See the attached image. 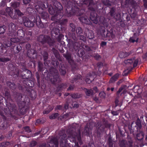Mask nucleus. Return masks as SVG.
<instances>
[{"instance_id": "obj_39", "label": "nucleus", "mask_w": 147, "mask_h": 147, "mask_svg": "<svg viewBox=\"0 0 147 147\" xmlns=\"http://www.w3.org/2000/svg\"><path fill=\"white\" fill-rule=\"evenodd\" d=\"M99 96L101 98H104L105 97V94L103 92H101L100 93Z\"/></svg>"}, {"instance_id": "obj_3", "label": "nucleus", "mask_w": 147, "mask_h": 147, "mask_svg": "<svg viewBox=\"0 0 147 147\" xmlns=\"http://www.w3.org/2000/svg\"><path fill=\"white\" fill-rule=\"evenodd\" d=\"M138 60V58H133L125 61V63L127 65V66H129V67L132 69L133 67L137 66Z\"/></svg>"}, {"instance_id": "obj_18", "label": "nucleus", "mask_w": 147, "mask_h": 147, "mask_svg": "<svg viewBox=\"0 0 147 147\" xmlns=\"http://www.w3.org/2000/svg\"><path fill=\"white\" fill-rule=\"evenodd\" d=\"M84 91L86 95L90 96L93 94V91L91 89H84Z\"/></svg>"}, {"instance_id": "obj_32", "label": "nucleus", "mask_w": 147, "mask_h": 147, "mask_svg": "<svg viewBox=\"0 0 147 147\" xmlns=\"http://www.w3.org/2000/svg\"><path fill=\"white\" fill-rule=\"evenodd\" d=\"M15 14L14 15H16V14H17L18 16H22L23 15V13L18 9H16L15 10Z\"/></svg>"}, {"instance_id": "obj_9", "label": "nucleus", "mask_w": 147, "mask_h": 147, "mask_svg": "<svg viewBox=\"0 0 147 147\" xmlns=\"http://www.w3.org/2000/svg\"><path fill=\"white\" fill-rule=\"evenodd\" d=\"M38 40L42 44L45 42L49 43L51 40L50 37L47 36L41 35L38 38Z\"/></svg>"}, {"instance_id": "obj_43", "label": "nucleus", "mask_w": 147, "mask_h": 147, "mask_svg": "<svg viewBox=\"0 0 147 147\" xmlns=\"http://www.w3.org/2000/svg\"><path fill=\"white\" fill-rule=\"evenodd\" d=\"M48 130V129L47 128H45L43 129H42L41 131L42 134H44L47 132Z\"/></svg>"}, {"instance_id": "obj_5", "label": "nucleus", "mask_w": 147, "mask_h": 147, "mask_svg": "<svg viewBox=\"0 0 147 147\" xmlns=\"http://www.w3.org/2000/svg\"><path fill=\"white\" fill-rule=\"evenodd\" d=\"M142 125L140 119L138 118L136 122H133L131 124V131L134 132L135 131H138V129L141 128Z\"/></svg>"}, {"instance_id": "obj_45", "label": "nucleus", "mask_w": 147, "mask_h": 147, "mask_svg": "<svg viewBox=\"0 0 147 147\" xmlns=\"http://www.w3.org/2000/svg\"><path fill=\"white\" fill-rule=\"evenodd\" d=\"M66 59L69 60V62L70 61H73L72 60L71 56L69 55H67L66 56Z\"/></svg>"}, {"instance_id": "obj_33", "label": "nucleus", "mask_w": 147, "mask_h": 147, "mask_svg": "<svg viewBox=\"0 0 147 147\" xmlns=\"http://www.w3.org/2000/svg\"><path fill=\"white\" fill-rule=\"evenodd\" d=\"M83 34H81L77 36L80 40H85L86 37L85 36L83 35Z\"/></svg>"}, {"instance_id": "obj_12", "label": "nucleus", "mask_w": 147, "mask_h": 147, "mask_svg": "<svg viewBox=\"0 0 147 147\" xmlns=\"http://www.w3.org/2000/svg\"><path fill=\"white\" fill-rule=\"evenodd\" d=\"M17 34L18 36L19 37V38L20 39L21 38H22V40H26L28 41L30 40V38H27L26 40L25 39H24V31L22 30H18Z\"/></svg>"}, {"instance_id": "obj_21", "label": "nucleus", "mask_w": 147, "mask_h": 147, "mask_svg": "<svg viewBox=\"0 0 147 147\" xmlns=\"http://www.w3.org/2000/svg\"><path fill=\"white\" fill-rule=\"evenodd\" d=\"M93 80L94 78L92 77V76L89 75V76H87L85 80L87 83L89 84L91 82L92 80Z\"/></svg>"}, {"instance_id": "obj_10", "label": "nucleus", "mask_w": 147, "mask_h": 147, "mask_svg": "<svg viewBox=\"0 0 147 147\" xmlns=\"http://www.w3.org/2000/svg\"><path fill=\"white\" fill-rule=\"evenodd\" d=\"M6 11L10 17L13 19H16L18 16L16 15H13V9L11 7H8L6 9Z\"/></svg>"}, {"instance_id": "obj_15", "label": "nucleus", "mask_w": 147, "mask_h": 147, "mask_svg": "<svg viewBox=\"0 0 147 147\" xmlns=\"http://www.w3.org/2000/svg\"><path fill=\"white\" fill-rule=\"evenodd\" d=\"M36 24L37 26L39 28H42L44 26L43 25L41 22L39 16L36 17Z\"/></svg>"}, {"instance_id": "obj_46", "label": "nucleus", "mask_w": 147, "mask_h": 147, "mask_svg": "<svg viewBox=\"0 0 147 147\" xmlns=\"http://www.w3.org/2000/svg\"><path fill=\"white\" fill-rule=\"evenodd\" d=\"M36 144V142L34 141H32L30 144V146L31 147H33L35 146Z\"/></svg>"}, {"instance_id": "obj_56", "label": "nucleus", "mask_w": 147, "mask_h": 147, "mask_svg": "<svg viewBox=\"0 0 147 147\" xmlns=\"http://www.w3.org/2000/svg\"><path fill=\"white\" fill-rule=\"evenodd\" d=\"M82 76L80 75H78L75 78V79L76 80H77L78 79H80L81 78Z\"/></svg>"}, {"instance_id": "obj_36", "label": "nucleus", "mask_w": 147, "mask_h": 147, "mask_svg": "<svg viewBox=\"0 0 147 147\" xmlns=\"http://www.w3.org/2000/svg\"><path fill=\"white\" fill-rule=\"evenodd\" d=\"M89 128L87 127H85L84 131V134L86 135H88L89 134Z\"/></svg>"}, {"instance_id": "obj_22", "label": "nucleus", "mask_w": 147, "mask_h": 147, "mask_svg": "<svg viewBox=\"0 0 147 147\" xmlns=\"http://www.w3.org/2000/svg\"><path fill=\"white\" fill-rule=\"evenodd\" d=\"M53 107H51L50 106H49L47 108V110H45L43 111V114H47L49 113L50 111L53 109Z\"/></svg>"}, {"instance_id": "obj_62", "label": "nucleus", "mask_w": 147, "mask_h": 147, "mask_svg": "<svg viewBox=\"0 0 147 147\" xmlns=\"http://www.w3.org/2000/svg\"><path fill=\"white\" fill-rule=\"evenodd\" d=\"M27 34L28 35L31 36L32 34V32L31 31H28L27 32Z\"/></svg>"}, {"instance_id": "obj_1", "label": "nucleus", "mask_w": 147, "mask_h": 147, "mask_svg": "<svg viewBox=\"0 0 147 147\" xmlns=\"http://www.w3.org/2000/svg\"><path fill=\"white\" fill-rule=\"evenodd\" d=\"M60 5V8H58L56 7V8L55 9L52 8L51 9L49 8V13L51 15H54L52 17L51 19L52 20H57L59 21L60 19L63 16L62 13L60 12V11L59 10L62 9L61 6V4L59 3Z\"/></svg>"}, {"instance_id": "obj_14", "label": "nucleus", "mask_w": 147, "mask_h": 147, "mask_svg": "<svg viewBox=\"0 0 147 147\" xmlns=\"http://www.w3.org/2000/svg\"><path fill=\"white\" fill-rule=\"evenodd\" d=\"M10 40L11 42L13 43H17L20 42V43H24L26 42V40H22V38H21V39L19 38H11Z\"/></svg>"}, {"instance_id": "obj_29", "label": "nucleus", "mask_w": 147, "mask_h": 147, "mask_svg": "<svg viewBox=\"0 0 147 147\" xmlns=\"http://www.w3.org/2000/svg\"><path fill=\"white\" fill-rule=\"evenodd\" d=\"M20 4V3L19 2H15L12 4L11 6L13 7V8H16L18 7Z\"/></svg>"}, {"instance_id": "obj_23", "label": "nucleus", "mask_w": 147, "mask_h": 147, "mask_svg": "<svg viewBox=\"0 0 147 147\" xmlns=\"http://www.w3.org/2000/svg\"><path fill=\"white\" fill-rule=\"evenodd\" d=\"M138 38L136 37V36L134 35L132 37L130 38L129 41L132 42H137L138 41Z\"/></svg>"}, {"instance_id": "obj_57", "label": "nucleus", "mask_w": 147, "mask_h": 147, "mask_svg": "<svg viewBox=\"0 0 147 147\" xmlns=\"http://www.w3.org/2000/svg\"><path fill=\"white\" fill-rule=\"evenodd\" d=\"M114 12H115L113 10H112L111 11H110V15L111 16H113V15H114Z\"/></svg>"}, {"instance_id": "obj_54", "label": "nucleus", "mask_w": 147, "mask_h": 147, "mask_svg": "<svg viewBox=\"0 0 147 147\" xmlns=\"http://www.w3.org/2000/svg\"><path fill=\"white\" fill-rule=\"evenodd\" d=\"M72 105L74 107L77 108L79 107V105L76 103H73Z\"/></svg>"}, {"instance_id": "obj_55", "label": "nucleus", "mask_w": 147, "mask_h": 147, "mask_svg": "<svg viewBox=\"0 0 147 147\" xmlns=\"http://www.w3.org/2000/svg\"><path fill=\"white\" fill-rule=\"evenodd\" d=\"M74 86H70L69 87V88H68L67 90H72L74 88Z\"/></svg>"}, {"instance_id": "obj_7", "label": "nucleus", "mask_w": 147, "mask_h": 147, "mask_svg": "<svg viewBox=\"0 0 147 147\" xmlns=\"http://www.w3.org/2000/svg\"><path fill=\"white\" fill-rule=\"evenodd\" d=\"M17 28L16 25L13 23H11L9 25V35L10 36H15L16 33L15 32Z\"/></svg>"}, {"instance_id": "obj_8", "label": "nucleus", "mask_w": 147, "mask_h": 147, "mask_svg": "<svg viewBox=\"0 0 147 147\" xmlns=\"http://www.w3.org/2000/svg\"><path fill=\"white\" fill-rule=\"evenodd\" d=\"M54 72L51 73V75L50 77V80L51 82L53 84H55L56 82L59 81V79L58 76V74L57 71L53 69Z\"/></svg>"}, {"instance_id": "obj_37", "label": "nucleus", "mask_w": 147, "mask_h": 147, "mask_svg": "<svg viewBox=\"0 0 147 147\" xmlns=\"http://www.w3.org/2000/svg\"><path fill=\"white\" fill-rule=\"evenodd\" d=\"M28 84V86L30 87H32L34 86V83L32 81H29Z\"/></svg>"}, {"instance_id": "obj_38", "label": "nucleus", "mask_w": 147, "mask_h": 147, "mask_svg": "<svg viewBox=\"0 0 147 147\" xmlns=\"http://www.w3.org/2000/svg\"><path fill=\"white\" fill-rule=\"evenodd\" d=\"M41 16L44 19L47 18L48 17L47 13L45 12L42 13L41 14Z\"/></svg>"}, {"instance_id": "obj_61", "label": "nucleus", "mask_w": 147, "mask_h": 147, "mask_svg": "<svg viewBox=\"0 0 147 147\" xmlns=\"http://www.w3.org/2000/svg\"><path fill=\"white\" fill-rule=\"evenodd\" d=\"M30 47V45L29 44H27L26 45V48L27 49H29Z\"/></svg>"}, {"instance_id": "obj_60", "label": "nucleus", "mask_w": 147, "mask_h": 147, "mask_svg": "<svg viewBox=\"0 0 147 147\" xmlns=\"http://www.w3.org/2000/svg\"><path fill=\"white\" fill-rule=\"evenodd\" d=\"M119 101L117 99H116L115 100V103L116 104V106H117L119 105Z\"/></svg>"}, {"instance_id": "obj_4", "label": "nucleus", "mask_w": 147, "mask_h": 147, "mask_svg": "<svg viewBox=\"0 0 147 147\" xmlns=\"http://www.w3.org/2000/svg\"><path fill=\"white\" fill-rule=\"evenodd\" d=\"M59 135L60 136L59 140L60 145L63 147L67 142L66 136L65 134V131L63 130L61 131Z\"/></svg>"}, {"instance_id": "obj_53", "label": "nucleus", "mask_w": 147, "mask_h": 147, "mask_svg": "<svg viewBox=\"0 0 147 147\" xmlns=\"http://www.w3.org/2000/svg\"><path fill=\"white\" fill-rule=\"evenodd\" d=\"M67 20L66 19H64L63 20H62L61 22H60V23L61 24H63L65 23L66 22Z\"/></svg>"}, {"instance_id": "obj_34", "label": "nucleus", "mask_w": 147, "mask_h": 147, "mask_svg": "<svg viewBox=\"0 0 147 147\" xmlns=\"http://www.w3.org/2000/svg\"><path fill=\"white\" fill-rule=\"evenodd\" d=\"M9 61V59L8 58H0V61L5 62H7Z\"/></svg>"}, {"instance_id": "obj_64", "label": "nucleus", "mask_w": 147, "mask_h": 147, "mask_svg": "<svg viewBox=\"0 0 147 147\" xmlns=\"http://www.w3.org/2000/svg\"><path fill=\"white\" fill-rule=\"evenodd\" d=\"M54 63H55V64H56V65H55V66H58V65L59 64V63L58 62V61H54Z\"/></svg>"}, {"instance_id": "obj_25", "label": "nucleus", "mask_w": 147, "mask_h": 147, "mask_svg": "<svg viewBox=\"0 0 147 147\" xmlns=\"http://www.w3.org/2000/svg\"><path fill=\"white\" fill-rule=\"evenodd\" d=\"M132 68L130 67L129 69H127L125 70L123 72V76H127L128 74L131 70Z\"/></svg>"}, {"instance_id": "obj_6", "label": "nucleus", "mask_w": 147, "mask_h": 147, "mask_svg": "<svg viewBox=\"0 0 147 147\" xmlns=\"http://www.w3.org/2000/svg\"><path fill=\"white\" fill-rule=\"evenodd\" d=\"M49 146L50 147H58V142L57 138H53L52 136L49 137L48 138Z\"/></svg>"}, {"instance_id": "obj_52", "label": "nucleus", "mask_w": 147, "mask_h": 147, "mask_svg": "<svg viewBox=\"0 0 147 147\" xmlns=\"http://www.w3.org/2000/svg\"><path fill=\"white\" fill-rule=\"evenodd\" d=\"M119 111H113L112 112V113L113 114V115H118V114L119 113Z\"/></svg>"}, {"instance_id": "obj_50", "label": "nucleus", "mask_w": 147, "mask_h": 147, "mask_svg": "<svg viewBox=\"0 0 147 147\" xmlns=\"http://www.w3.org/2000/svg\"><path fill=\"white\" fill-rule=\"evenodd\" d=\"M31 0H23V3L24 4H27Z\"/></svg>"}, {"instance_id": "obj_58", "label": "nucleus", "mask_w": 147, "mask_h": 147, "mask_svg": "<svg viewBox=\"0 0 147 147\" xmlns=\"http://www.w3.org/2000/svg\"><path fill=\"white\" fill-rule=\"evenodd\" d=\"M62 106H61V105L57 106L56 107V109H59V110L61 109H62Z\"/></svg>"}, {"instance_id": "obj_63", "label": "nucleus", "mask_w": 147, "mask_h": 147, "mask_svg": "<svg viewBox=\"0 0 147 147\" xmlns=\"http://www.w3.org/2000/svg\"><path fill=\"white\" fill-rule=\"evenodd\" d=\"M68 105L67 103L65 104L64 106V108L65 109H67L68 108Z\"/></svg>"}, {"instance_id": "obj_59", "label": "nucleus", "mask_w": 147, "mask_h": 147, "mask_svg": "<svg viewBox=\"0 0 147 147\" xmlns=\"http://www.w3.org/2000/svg\"><path fill=\"white\" fill-rule=\"evenodd\" d=\"M89 0H84L83 1V3L85 4H87L89 3Z\"/></svg>"}, {"instance_id": "obj_16", "label": "nucleus", "mask_w": 147, "mask_h": 147, "mask_svg": "<svg viewBox=\"0 0 147 147\" xmlns=\"http://www.w3.org/2000/svg\"><path fill=\"white\" fill-rule=\"evenodd\" d=\"M131 54V52L127 53L126 52H121L120 53L119 55L121 58H125L130 55Z\"/></svg>"}, {"instance_id": "obj_47", "label": "nucleus", "mask_w": 147, "mask_h": 147, "mask_svg": "<svg viewBox=\"0 0 147 147\" xmlns=\"http://www.w3.org/2000/svg\"><path fill=\"white\" fill-rule=\"evenodd\" d=\"M60 71L61 72V73L62 75H64L66 73V71L64 69H61L60 70Z\"/></svg>"}, {"instance_id": "obj_41", "label": "nucleus", "mask_w": 147, "mask_h": 147, "mask_svg": "<svg viewBox=\"0 0 147 147\" xmlns=\"http://www.w3.org/2000/svg\"><path fill=\"white\" fill-rule=\"evenodd\" d=\"M70 28H71V30L72 32H74L75 31V26L73 23H70Z\"/></svg>"}, {"instance_id": "obj_40", "label": "nucleus", "mask_w": 147, "mask_h": 147, "mask_svg": "<svg viewBox=\"0 0 147 147\" xmlns=\"http://www.w3.org/2000/svg\"><path fill=\"white\" fill-rule=\"evenodd\" d=\"M21 49V47L20 46H18L16 47V50L14 51L15 53H18Z\"/></svg>"}, {"instance_id": "obj_19", "label": "nucleus", "mask_w": 147, "mask_h": 147, "mask_svg": "<svg viewBox=\"0 0 147 147\" xmlns=\"http://www.w3.org/2000/svg\"><path fill=\"white\" fill-rule=\"evenodd\" d=\"M7 85L12 90H13L16 88V86L13 83H12L10 82H7Z\"/></svg>"}, {"instance_id": "obj_17", "label": "nucleus", "mask_w": 147, "mask_h": 147, "mask_svg": "<svg viewBox=\"0 0 147 147\" xmlns=\"http://www.w3.org/2000/svg\"><path fill=\"white\" fill-rule=\"evenodd\" d=\"M119 74L117 73L116 74L111 78L110 80V83H112L115 81L119 78Z\"/></svg>"}, {"instance_id": "obj_31", "label": "nucleus", "mask_w": 147, "mask_h": 147, "mask_svg": "<svg viewBox=\"0 0 147 147\" xmlns=\"http://www.w3.org/2000/svg\"><path fill=\"white\" fill-rule=\"evenodd\" d=\"M58 114L57 113L52 114L49 116L50 119H55L57 117Z\"/></svg>"}, {"instance_id": "obj_42", "label": "nucleus", "mask_w": 147, "mask_h": 147, "mask_svg": "<svg viewBox=\"0 0 147 147\" xmlns=\"http://www.w3.org/2000/svg\"><path fill=\"white\" fill-rule=\"evenodd\" d=\"M71 96L73 98H78L80 97V95L77 94H74L72 95Z\"/></svg>"}, {"instance_id": "obj_35", "label": "nucleus", "mask_w": 147, "mask_h": 147, "mask_svg": "<svg viewBox=\"0 0 147 147\" xmlns=\"http://www.w3.org/2000/svg\"><path fill=\"white\" fill-rule=\"evenodd\" d=\"M125 86H122L117 91V95H119L122 91L124 88Z\"/></svg>"}, {"instance_id": "obj_13", "label": "nucleus", "mask_w": 147, "mask_h": 147, "mask_svg": "<svg viewBox=\"0 0 147 147\" xmlns=\"http://www.w3.org/2000/svg\"><path fill=\"white\" fill-rule=\"evenodd\" d=\"M144 134L143 132L139 131L136 134V138L138 140H141L143 139Z\"/></svg>"}, {"instance_id": "obj_48", "label": "nucleus", "mask_w": 147, "mask_h": 147, "mask_svg": "<svg viewBox=\"0 0 147 147\" xmlns=\"http://www.w3.org/2000/svg\"><path fill=\"white\" fill-rule=\"evenodd\" d=\"M91 19L92 20V21H93V22L95 24H97L98 23V21L97 20V18H95L94 19H92L91 17H90Z\"/></svg>"}, {"instance_id": "obj_2", "label": "nucleus", "mask_w": 147, "mask_h": 147, "mask_svg": "<svg viewBox=\"0 0 147 147\" xmlns=\"http://www.w3.org/2000/svg\"><path fill=\"white\" fill-rule=\"evenodd\" d=\"M80 134V132L79 131H78V133L77 134L75 132H71L69 134L68 136V139L71 142H74L75 146L78 147H79L78 142H76L77 140L79 143L81 144H82Z\"/></svg>"}, {"instance_id": "obj_11", "label": "nucleus", "mask_w": 147, "mask_h": 147, "mask_svg": "<svg viewBox=\"0 0 147 147\" xmlns=\"http://www.w3.org/2000/svg\"><path fill=\"white\" fill-rule=\"evenodd\" d=\"M23 21L24 25L27 27H32L34 26V23L27 18H24Z\"/></svg>"}, {"instance_id": "obj_24", "label": "nucleus", "mask_w": 147, "mask_h": 147, "mask_svg": "<svg viewBox=\"0 0 147 147\" xmlns=\"http://www.w3.org/2000/svg\"><path fill=\"white\" fill-rule=\"evenodd\" d=\"M127 145V142L125 140H122L120 143V147H126Z\"/></svg>"}, {"instance_id": "obj_26", "label": "nucleus", "mask_w": 147, "mask_h": 147, "mask_svg": "<svg viewBox=\"0 0 147 147\" xmlns=\"http://www.w3.org/2000/svg\"><path fill=\"white\" fill-rule=\"evenodd\" d=\"M76 32L77 36L81 34H83L82 28L80 27H79L77 28L76 29Z\"/></svg>"}, {"instance_id": "obj_28", "label": "nucleus", "mask_w": 147, "mask_h": 147, "mask_svg": "<svg viewBox=\"0 0 147 147\" xmlns=\"http://www.w3.org/2000/svg\"><path fill=\"white\" fill-rule=\"evenodd\" d=\"M88 35L87 37L90 39L93 38L94 37L93 33L92 32H89Z\"/></svg>"}, {"instance_id": "obj_27", "label": "nucleus", "mask_w": 147, "mask_h": 147, "mask_svg": "<svg viewBox=\"0 0 147 147\" xmlns=\"http://www.w3.org/2000/svg\"><path fill=\"white\" fill-rule=\"evenodd\" d=\"M5 31V27L4 26L0 27V34H3L4 33Z\"/></svg>"}, {"instance_id": "obj_49", "label": "nucleus", "mask_w": 147, "mask_h": 147, "mask_svg": "<svg viewBox=\"0 0 147 147\" xmlns=\"http://www.w3.org/2000/svg\"><path fill=\"white\" fill-rule=\"evenodd\" d=\"M24 129L26 131H27L28 132H30V130L28 127H24Z\"/></svg>"}, {"instance_id": "obj_51", "label": "nucleus", "mask_w": 147, "mask_h": 147, "mask_svg": "<svg viewBox=\"0 0 147 147\" xmlns=\"http://www.w3.org/2000/svg\"><path fill=\"white\" fill-rule=\"evenodd\" d=\"M95 58L96 59H98L100 58V56L98 54H96L94 56Z\"/></svg>"}, {"instance_id": "obj_30", "label": "nucleus", "mask_w": 147, "mask_h": 147, "mask_svg": "<svg viewBox=\"0 0 147 147\" xmlns=\"http://www.w3.org/2000/svg\"><path fill=\"white\" fill-rule=\"evenodd\" d=\"M43 55L44 58V60L45 61V65L46 63V60L48 58V54L46 52H44L43 54Z\"/></svg>"}, {"instance_id": "obj_44", "label": "nucleus", "mask_w": 147, "mask_h": 147, "mask_svg": "<svg viewBox=\"0 0 147 147\" xmlns=\"http://www.w3.org/2000/svg\"><path fill=\"white\" fill-rule=\"evenodd\" d=\"M42 64L40 62L38 63V67L40 71H42L43 69L42 67Z\"/></svg>"}, {"instance_id": "obj_20", "label": "nucleus", "mask_w": 147, "mask_h": 147, "mask_svg": "<svg viewBox=\"0 0 147 147\" xmlns=\"http://www.w3.org/2000/svg\"><path fill=\"white\" fill-rule=\"evenodd\" d=\"M79 20L82 23L86 24H89L88 22V20L87 19L84 17H82L79 18Z\"/></svg>"}]
</instances>
